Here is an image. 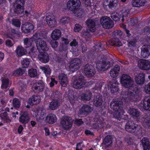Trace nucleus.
I'll return each mask as SVG.
<instances>
[{
	"label": "nucleus",
	"instance_id": "f257e3e1",
	"mask_svg": "<svg viewBox=\"0 0 150 150\" xmlns=\"http://www.w3.org/2000/svg\"><path fill=\"white\" fill-rule=\"evenodd\" d=\"M120 79L122 86L129 89L127 92H121V97L127 102L137 101L139 97L140 90L134 84L133 79L127 74H123Z\"/></svg>",
	"mask_w": 150,
	"mask_h": 150
},
{
	"label": "nucleus",
	"instance_id": "f03ea898",
	"mask_svg": "<svg viewBox=\"0 0 150 150\" xmlns=\"http://www.w3.org/2000/svg\"><path fill=\"white\" fill-rule=\"evenodd\" d=\"M122 105V101L120 100H113L110 103L111 108L116 112L114 114V117L119 120L123 119L124 116L123 115L124 111L121 107Z\"/></svg>",
	"mask_w": 150,
	"mask_h": 150
},
{
	"label": "nucleus",
	"instance_id": "7ed1b4c3",
	"mask_svg": "<svg viewBox=\"0 0 150 150\" xmlns=\"http://www.w3.org/2000/svg\"><path fill=\"white\" fill-rule=\"evenodd\" d=\"M51 97L52 100L50 102L49 107L50 110H54L56 109L62 103L61 95L58 91H53Z\"/></svg>",
	"mask_w": 150,
	"mask_h": 150
},
{
	"label": "nucleus",
	"instance_id": "20e7f679",
	"mask_svg": "<svg viewBox=\"0 0 150 150\" xmlns=\"http://www.w3.org/2000/svg\"><path fill=\"white\" fill-rule=\"evenodd\" d=\"M125 130L132 133L138 134L140 132V127L133 122H127L125 126Z\"/></svg>",
	"mask_w": 150,
	"mask_h": 150
},
{
	"label": "nucleus",
	"instance_id": "39448f33",
	"mask_svg": "<svg viewBox=\"0 0 150 150\" xmlns=\"http://www.w3.org/2000/svg\"><path fill=\"white\" fill-rule=\"evenodd\" d=\"M72 124L71 117L64 116L62 117L60 120V124L63 128L67 130L70 128Z\"/></svg>",
	"mask_w": 150,
	"mask_h": 150
},
{
	"label": "nucleus",
	"instance_id": "423d86ee",
	"mask_svg": "<svg viewBox=\"0 0 150 150\" xmlns=\"http://www.w3.org/2000/svg\"><path fill=\"white\" fill-rule=\"evenodd\" d=\"M24 0H16L13 5L14 11L17 14L22 13L24 11Z\"/></svg>",
	"mask_w": 150,
	"mask_h": 150
},
{
	"label": "nucleus",
	"instance_id": "0eeeda50",
	"mask_svg": "<svg viewBox=\"0 0 150 150\" xmlns=\"http://www.w3.org/2000/svg\"><path fill=\"white\" fill-rule=\"evenodd\" d=\"M73 79L74 80L73 87L76 89L81 88L85 83L83 77L82 76H80L79 77H73Z\"/></svg>",
	"mask_w": 150,
	"mask_h": 150
},
{
	"label": "nucleus",
	"instance_id": "6e6552de",
	"mask_svg": "<svg viewBox=\"0 0 150 150\" xmlns=\"http://www.w3.org/2000/svg\"><path fill=\"white\" fill-rule=\"evenodd\" d=\"M100 21L103 28L106 29L112 28L114 25L112 20L106 16H103L101 18Z\"/></svg>",
	"mask_w": 150,
	"mask_h": 150
},
{
	"label": "nucleus",
	"instance_id": "1a4fd4ad",
	"mask_svg": "<svg viewBox=\"0 0 150 150\" xmlns=\"http://www.w3.org/2000/svg\"><path fill=\"white\" fill-rule=\"evenodd\" d=\"M81 5L79 0H69L67 4V8L69 10L74 11L79 8Z\"/></svg>",
	"mask_w": 150,
	"mask_h": 150
},
{
	"label": "nucleus",
	"instance_id": "9d476101",
	"mask_svg": "<svg viewBox=\"0 0 150 150\" xmlns=\"http://www.w3.org/2000/svg\"><path fill=\"white\" fill-rule=\"evenodd\" d=\"M36 43L37 49L40 53L44 52L48 49L46 42L43 39L36 41Z\"/></svg>",
	"mask_w": 150,
	"mask_h": 150
},
{
	"label": "nucleus",
	"instance_id": "9b49d317",
	"mask_svg": "<svg viewBox=\"0 0 150 150\" xmlns=\"http://www.w3.org/2000/svg\"><path fill=\"white\" fill-rule=\"evenodd\" d=\"M46 21L48 26L51 28H54L57 26L56 17L52 14L46 16Z\"/></svg>",
	"mask_w": 150,
	"mask_h": 150
},
{
	"label": "nucleus",
	"instance_id": "f8f14e48",
	"mask_svg": "<svg viewBox=\"0 0 150 150\" xmlns=\"http://www.w3.org/2000/svg\"><path fill=\"white\" fill-rule=\"evenodd\" d=\"M110 63L105 60L98 61L96 64V67L99 71H104L110 68Z\"/></svg>",
	"mask_w": 150,
	"mask_h": 150
},
{
	"label": "nucleus",
	"instance_id": "ddd939ff",
	"mask_svg": "<svg viewBox=\"0 0 150 150\" xmlns=\"http://www.w3.org/2000/svg\"><path fill=\"white\" fill-rule=\"evenodd\" d=\"M138 66L142 70H149L150 69V61L145 59H140L138 61Z\"/></svg>",
	"mask_w": 150,
	"mask_h": 150
},
{
	"label": "nucleus",
	"instance_id": "4468645a",
	"mask_svg": "<svg viewBox=\"0 0 150 150\" xmlns=\"http://www.w3.org/2000/svg\"><path fill=\"white\" fill-rule=\"evenodd\" d=\"M81 64V61L80 59L75 58L72 59L69 68L70 71L72 72H74L75 71L79 69Z\"/></svg>",
	"mask_w": 150,
	"mask_h": 150
},
{
	"label": "nucleus",
	"instance_id": "2eb2a0df",
	"mask_svg": "<svg viewBox=\"0 0 150 150\" xmlns=\"http://www.w3.org/2000/svg\"><path fill=\"white\" fill-rule=\"evenodd\" d=\"M45 84L42 81L35 83L32 87L33 91L35 93H38L43 91L44 89Z\"/></svg>",
	"mask_w": 150,
	"mask_h": 150
},
{
	"label": "nucleus",
	"instance_id": "dca6fc26",
	"mask_svg": "<svg viewBox=\"0 0 150 150\" xmlns=\"http://www.w3.org/2000/svg\"><path fill=\"white\" fill-rule=\"evenodd\" d=\"M84 73L88 77L91 76L95 73L94 67L91 65L86 64L85 67Z\"/></svg>",
	"mask_w": 150,
	"mask_h": 150
},
{
	"label": "nucleus",
	"instance_id": "f3484780",
	"mask_svg": "<svg viewBox=\"0 0 150 150\" xmlns=\"http://www.w3.org/2000/svg\"><path fill=\"white\" fill-rule=\"evenodd\" d=\"M34 27L33 25L30 23H26L22 24L21 26L22 31L25 33L31 32L33 30Z\"/></svg>",
	"mask_w": 150,
	"mask_h": 150
},
{
	"label": "nucleus",
	"instance_id": "a211bd4d",
	"mask_svg": "<svg viewBox=\"0 0 150 150\" xmlns=\"http://www.w3.org/2000/svg\"><path fill=\"white\" fill-rule=\"evenodd\" d=\"M46 112V110L43 108L37 110L35 112V117L37 120H43L45 117Z\"/></svg>",
	"mask_w": 150,
	"mask_h": 150
},
{
	"label": "nucleus",
	"instance_id": "6ab92c4d",
	"mask_svg": "<svg viewBox=\"0 0 150 150\" xmlns=\"http://www.w3.org/2000/svg\"><path fill=\"white\" fill-rule=\"evenodd\" d=\"M141 55L142 57L145 58L150 55V45H144L142 47Z\"/></svg>",
	"mask_w": 150,
	"mask_h": 150
},
{
	"label": "nucleus",
	"instance_id": "aec40b11",
	"mask_svg": "<svg viewBox=\"0 0 150 150\" xmlns=\"http://www.w3.org/2000/svg\"><path fill=\"white\" fill-rule=\"evenodd\" d=\"M41 100V97L39 96H33L28 101V103L32 105L39 104Z\"/></svg>",
	"mask_w": 150,
	"mask_h": 150
},
{
	"label": "nucleus",
	"instance_id": "412c9836",
	"mask_svg": "<svg viewBox=\"0 0 150 150\" xmlns=\"http://www.w3.org/2000/svg\"><path fill=\"white\" fill-rule=\"evenodd\" d=\"M38 58L40 62L44 63H47L50 59L49 55L45 52L40 53L38 55Z\"/></svg>",
	"mask_w": 150,
	"mask_h": 150
},
{
	"label": "nucleus",
	"instance_id": "4be33fe9",
	"mask_svg": "<svg viewBox=\"0 0 150 150\" xmlns=\"http://www.w3.org/2000/svg\"><path fill=\"white\" fill-rule=\"evenodd\" d=\"M59 78L61 86L63 87L67 86L69 82L67 75L63 74H60L59 76Z\"/></svg>",
	"mask_w": 150,
	"mask_h": 150
},
{
	"label": "nucleus",
	"instance_id": "5701e85b",
	"mask_svg": "<svg viewBox=\"0 0 150 150\" xmlns=\"http://www.w3.org/2000/svg\"><path fill=\"white\" fill-rule=\"evenodd\" d=\"M97 21L94 20L89 19L86 21V24L90 30L94 32L96 30V25Z\"/></svg>",
	"mask_w": 150,
	"mask_h": 150
},
{
	"label": "nucleus",
	"instance_id": "b1692460",
	"mask_svg": "<svg viewBox=\"0 0 150 150\" xmlns=\"http://www.w3.org/2000/svg\"><path fill=\"white\" fill-rule=\"evenodd\" d=\"M128 112L131 116L134 119L138 118L141 115V112L138 110L133 108L129 109Z\"/></svg>",
	"mask_w": 150,
	"mask_h": 150
},
{
	"label": "nucleus",
	"instance_id": "393cba45",
	"mask_svg": "<svg viewBox=\"0 0 150 150\" xmlns=\"http://www.w3.org/2000/svg\"><path fill=\"white\" fill-rule=\"evenodd\" d=\"M117 4V0H105L103 3L104 6L110 8L115 7Z\"/></svg>",
	"mask_w": 150,
	"mask_h": 150
},
{
	"label": "nucleus",
	"instance_id": "a878e982",
	"mask_svg": "<svg viewBox=\"0 0 150 150\" xmlns=\"http://www.w3.org/2000/svg\"><path fill=\"white\" fill-rule=\"evenodd\" d=\"M92 110V109L87 105H83L79 110V113L81 115H87Z\"/></svg>",
	"mask_w": 150,
	"mask_h": 150
},
{
	"label": "nucleus",
	"instance_id": "bb28decb",
	"mask_svg": "<svg viewBox=\"0 0 150 150\" xmlns=\"http://www.w3.org/2000/svg\"><path fill=\"white\" fill-rule=\"evenodd\" d=\"M20 122L24 124L27 123L29 120L28 114L26 112H24L22 113L19 118Z\"/></svg>",
	"mask_w": 150,
	"mask_h": 150
},
{
	"label": "nucleus",
	"instance_id": "cd10ccee",
	"mask_svg": "<svg viewBox=\"0 0 150 150\" xmlns=\"http://www.w3.org/2000/svg\"><path fill=\"white\" fill-rule=\"evenodd\" d=\"M103 102L102 96L99 95L95 96L93 99V104L96 106H99L101 105Z\"/></svg>",
	"mask_w": 150,
	"mask_h": 150
},
{
	"label": "nucleus",
	"instance_id": "c85d7f7f",
	"mask_svg": "<svg viewBox=\"0 0 150 150\" xmlns=\"http://www.w3.org/2000/svg\"><path fill=\"white\" fill-rule=\"evenodd\" d=\"M92 96V93L89 91H87L81 95V100L85 102L90 100Z\"/></svg>",
	"mask_w": 150,
	"mask_h": 150
},
{
	"label": "nucleus",
	"instance_id": "c756f323",
	"mask_svg": "<svg viewBox=\"0 0 150 150\" xmlns=\"http://www.w3.org/2000/svg\"><path fill=\"white\" fill-rule=\"evenodd\" d=\"M144 74L143 73H140L137 75L135 78L136 83L138 84H142L144 82Z\"/></svg>",
	"mask_w": 150,
	"mask_h": 150
},
{
	"label": "nucleus",
	"instance_id": "7c9ffc66",
	"mask_svg": "<svg viewBox=\"0 0 150 150\" xmlns=\"http://www.w3.org/2000/svg\"><path fill=\"white\" fill-rule=\"evenodd\" d=\"M57 120V117L55 115L53 114H49L46 118L47 122L50 124H53Z\"/></svg>",
	"mask_w": 150,
	"mask_h": 150
},
{
	"label": "nucleus",
	"instance_id": "2f4dec72",
	"mask_svg": "<svg viewBox=\"0 0 150 150\" xmlns=\"http://www.w3.org/2000/svg\"><path fill=\"white\" fill-rule=\"evenodd\" d=\"M146 3V0H133L132 5L134 7H140L145 5Z\"/></svg>",
	"mask_w": 150,
	"mask_h": 150
},
{
	"label": "nucleus",
	"instance_id": "473e14b6",
	"mask_svg": "<svg viewBox=\"0 0 150 150\" xmlns=\"http://www.w3.org/2000/svg\"><path fill=\"white\" fill-rule=\"evenodd\" d=\"M120 70V66L117 65H115L110 71V76L113 78L117 77L118 75Z\"/></svg>",
	"mask_w": 150,
	"mask_h": 150
},
{
	"label": "nucleus",
	"instance_id": "72a5a7b5",
	"mask_svg": "<svg viewBox=\"0 0 150 150\" xmlns=\"http://www.w3.org/2000/svg\"><path fill=\"white\" fill-rule=\"evenodd\" d=\"M118 83L117 81H115L113 82H111L110 85H108L112 93L116 92L118 91Z\"/></svg>",
	"mask_w": 150,
	"mask_h": 150
},
{
	"label": "nucleus",
	"instance_id": "f704fd0d",
	"mask_svg": "<svg viewBox=\"0 0 150 150\" xmlns=\"http://www.w3.org/2000/svg\"><path fill=\"white\" fill-rule=\"evenodd\" d=\"M141 143L143 147L144 150H149L150 145L148 139L144 137L141 141Z\"/></svg>",
	"mask_w": 150,
	"mask_h": 150
},
{
	"label": "nucleus",
	"instance_id": "c9c22d12",
	"mask_svg": "<svg viewBox=\"0 0 150 150\" xmlns=\"http://www.w3.org/2000/svg\"><path fill=\"white\" fill-rule=\"evenodd\" d=\"M61 36V32L58 29H55L51 33V37L53 40H58Z\"/></svg>",
	"mask_w": 150,
	"mask_h": 150
},
{
	"label": "nucleus",
	"instance_id": "e433bc0d",
	"mask_svg": "<svg viewBox=\"0 0 150 150\" xmlns=\"http://www.w3.org/2000/svg\"><path fill=\"white\" fill-rule=\"evenodd\" d=\"M17 55L19 57L25 54L26 51L25 49L22 46H18L16 50Z\"/></svg>",
	"mask_w": 150,
	"mask_h": 150
},
{
	"label": "nucleus",
	"instance_id": "4c0bfd02",
	"mask_svg": "<svg viewBox=\"0 0 150 150\" xmlns=\"http://www.w3.org/2000/svg\"><path fill=\"white\" fill-rule=\"evenodd\" d=\"M40 68L43 71L47 77H48L50 76L51 70L48 66H41Z\"/></svg>",
	"mask_w": 150,
	"mask_h": 150
},
{
	"label": "nucleus",
	"instance_id": "58836bf2",
	"mask_svg": "<svg viewBox=\"0 0 150 150\" xmlns=\"http://www.w3.org/2000/svg\"><path fill=\"white\" fill-rule=\"evenodd\" d=\"M9 79L8 78H2L1 88L2 89H7L9 87Z\"/></svg>",
	"mask_w": 150,
	"mask_h": 150
},
{
	"label": "nucleus",
	"instance_id": "ea45409f",
	"mask_svg": "<svg viewBox=\"0 0 150 150\" xmlns=\"http://www.w3.org/2000/svg\"><path fill=\"white\" fill-rule=\"evenodd\" d=\"M142 105L145 110H150V97L144 99Z\"/></svg>",
	"mask_w": 150,
	"mask_h": 150
},
{
	"label": "nucleus",
	"instance_id": "a19ab883",
	"mask_svg": "<svg viewBox=\"0 0 150 150\" xmlns=\"http://www.w3.org/2000/svg\"><path fill=\"white\" fill-rule=\"evenodd\" d=\"M73 13L75 16L80 18L83 15L84 12L82 9L78 8L73 11Z\"/></svg>",
	"mask_w": 150,
	"mask_h": 150
},
{
	"label": "nucleus",
	"instance_id": "79ce46f5",
	"mask_svg": "<svg viewBox=\"0 0 150 150\" xmlns=\"http://www.w3.org/2000/svg\"><path fill=\"white\" fill-rule=\"evenodd\" d=\"M104 144L106 147L110 146L111 144V136L110 135H108L105 137L103 142Z\"/></svg>",
	"mask_w": 150,
	"mask_h": 150
},
{
	"label": "nucleus",
	"instance_id": "37998d69",
	"mask_svg": "<svg viewBox=\"0 0 150 150\" xmlns=\"http://www.w3.org/2000/svg\"><path fill=\"white\" fill-rule=\"evenodd\" d=\"M37 72L36 69H31L28 71V74L31 77H36L37 76Z\"/></svg>",
	"mask_w": 150,
	"mask_h": 150
},
{
	"label": "nucleus",
	"instance_id": "c03bdc74",
	"mask_svg": "<svg viewBox=\"0 0 150 150\" xmlns=\"http://www.w3.org/2000/svg\"><path fill=\"white\" fill-rule=\"evenodd\" d=\"M32 38H26L24 40V43L27 47H30L33 42Z\"/></svg>",
	"mask_w": 150,
	"mask_h": 150
},
{
	"label": "nucleus",
	"instance_id": "a18cd8bd",
	"mask_svg": "<svg viewBox=\"0 0 150 150\" xmlns=\"http://www.w3.org/2000/svg\"><path fill=\"white\" fill-rule=\"evenodd\" d=\"M41 33H36L32 37L33 40H34L35 42L37 40H39L40 39H42L41 38Z\"/></svg>",
	"mask_w": 150,
	"mask_h": 150
},
{
	"label": "nucleus",
	"instance_id": "49530a36",
	"mask_svg": "<svg viewBox=\"0 0 150 150\" xmlns=\"http://www.w3.org/2000/svg\"><path fill=\"white\" fill-rule=\"evenodd\" d=\"M30 62L29 59L25 58L21 61V64L23 67L26 68L29 66Z\"/></svg>",
	"mask_w": 150,
	"mask_h": 150
},
{
	"label": "nucleus",
	"instance_id": "de8ad7c7",
	"mask_svg": "<svg viewBox=\"0 0 150 150\" xmlns=\"http://www.w3.org/2000/svg\"><path fill=\"white\" fill-rule=\"evenodd\" d=\"M12 103L13 106L16 108H18L21 105V102L18 99L16 98L13 99Z\"/></svg>",
	"mask_w": 150,
	"mask_h": 150
},
{
	"label": "nucleus",
	"instance_id": "09e8293b",
	"mask_svg": "<svg viewBox=\"0 0 150 150\" xmlns=\"http://www.w3.org/2000/svg\"><path fill=\"white\" fill-rule=\"evenodd\" d=\"M12 24L16 27L19 28L21 25V22L18 19H13L12 21Z\"/></svg>",
	"mask_w": 150,
	"mask_h": 150
},
{
	"label": "nucleus",
	"instance_id": "8fccbe9b",
	"mask_svg": "<svg viewBox=\"0 0 150 150\" xmlns=\"http://www.w3.org/2000/svg\"><path fill=\"white\" fill-rule=\"evenodd\" d=\"M111 16L112 19L115 21H117L120 20V16L118 13H114L111 14Z\"/></svg>",
	"mask_w": 150,
	"mask_h": 150
},
{
	"label": "nucleus",
	"instance_id": "3c124183",
	"mask_svg": "<svg viewBox=\"0 0 150 150\" xmlns=\"http://www.w3.org/2000/svg\"><path fill=\"white\" fill-rule=\"evenodd\" d=\"M24 71L21 69H19L13 72V74L15 76H18L19 75H22L23 74Z\"/></svg>",
	"mask_w": 150,
	"mask_h": 150
},
{
	"label": "nucleus",
	"instance_id": "603ef678",
	"mask_svg": "<svg viewBox=\"0 0 150 150\" xmlns=\"http://www.w3.org/2000/svg\"><path fill=\"white\" fill-rule=\"evenodd\" d=\"M69 21V18L67 17H63L60 19L59 21L61 24H65L67 23Z\"/></svg>",
	"mask_w": 150,
	"mask_h": 150
},
{
	"label": "nucleus",
	"instance_id": "864d4df0",
	"mask_svg": "<svg viewBox=\"0 0 150 150\" xmlns=\"http://www.w3.org/2000/svg\"><path fill=\"white\" fill-rule=\"evenodd\" d=\"M7 4L5 0H0V7L1 9H6L7 8Z\"/></svg>",
	"mask_w": 150,
	"mask_h": 150
},
{
	"label": "nucleus",
	"instance_id": "5fc2aeb1",
	"mask_svg": "<svg viewBox=\"0 0 150 150\" xmlns=\"http://www.w3.org/2000/svg\"><path fill=\"white\" fill-rule=\"evenodd\" d=\"M7 4L5 0H0V7L1 9H6L7 8Z\"/></svg>",
	"mask_w": 150,
	"mask_h": 150
},
{
	"label": "nucleus",
	"instance_id": "6e6d98bb",
	"mask_svg": "<svg viewBox=\"0 0 150 150\" xmlns=\"http://www.w3.org/2000/svg\"><path fill=\"white\" fill-rule=\"evenodd\" d=\"M69 98L70 103L73 106L75 105L77 101L75 100L74 97L73 96H69Z\"/></svg>",
	"mask_w": 150,
	"mask_h": 150
},
{
	"label": "nucleus",
	"instance_id": "4d7b16f0",
	"mask_svg": "<svg viewBox=\"0 0 150 150\" xmlns=\"http://www.w3.org/2000/svg\"><path fill=\"white\" fill-rule=\"evenodd\" d=\"M82 35L83 37L86 38H88L90 36V33L87 30L83 31L82 32Z\"/></svg>",
	"mask_w": 150,
	"mask_h": 150
},
{
	"label": "nucleus",
	"instance_id": "13d9d810",
	"mask_svg": "<svg viewBox=\"0 0 150 150\" xmlns=\"http://www.w3.org/2000/svg\"><path fill=\"white\" fill-rule=\"evenodd\" d=\"M146 118L144 120L143 122V125L146 127H150V119L148 120Z\"/></svg>",
	"mask_w": 150,
	"mask_h": 150
},
{
	"label": "nucleus",
	"instance_id": "bf43d9fd",
	"mask_svg": "<svg viewBox=\"0 0 150 150\" xmlns=\"http://www.w3.org/2000/svg\"><path fill=\"white\" fill-rule=\"evenodd\" d=\"M144 91L146 93L150 94V82L145 86Z\"/></svg>",
	"mask_w": 150,
	"mask_h": 150
},
{
	"label": "nucleus",
	"instance_id": "052dcab7",
	"mask_svg": "<svg viewBox=\"0 0 150 150\" xmlns=\"http://www.w3.org/2000/svg\"><path fill=\"white\" fill-rule=\"evenodd\" d=\"M114 45L119 47L122 45V44L121 42L118 39H116L115 40L114 43Z\"/></svg>",
	"mask_w": 150,
	"mask_h": 150
},
{
	"label": "nucleus",
	"instance_id": "680f3d73",
	"mask_svg": "<svg viewBox=\"0 0 150 150\" xmlns=\"http://www.w3.org/2000/svg\"><path fill=\"white\" fill-rule=\"evenodd\" d=\"M50 44L51 46L53 48L57 47L58 43L55 40H51L50 42Z\"/></svg>",
	"mask_w": 150,
	"mask_h": 150
},
{
	"label": "nucleus",
	"instance_id": "e2e57ef3",
	"mask_svg": "<svg viewBox=\"0 0 150 150\" xmlns=\"http://www.w3.org/2000/svg\"><path fill=\"white\" fill-rule=\"evenodd\" d=\"M82 28L81 26L79 24H76L74 27V31L75 32H79Z\"/></svg>",
	"mask_w": 150,
	"mask_h": 150
},
{
	"label": "nucleus",
	"instance_id": "0e129e2a",
	"mask_svg": "<svg viewBox=\"0 0 150 150\" xmlns=\"http://www.w3.org/2000/svg\"><path fill=\"white\" fill-rule=\"evenodd\" d=\"M102 83L101 82H99L96 84L95 89L96 90H100L102 86Z\"/></svg>",
	"mask_w": 150,
	"mask_h": 150
},
{
	"label": "nucleus",
	"instance_id": "69168bd1",
	"mask_svg": "<svg viewBox=\"0 0 150 150\" xmlns=\"http://www.w3.org/2000/svg\"><path fill=\"white\" fill-rule=\"evenodd\" d=\"M57 82L56 81L55 79L51 78V82L50 83V86L52 87L54 86L55 84H57Z\"/></svg>",
	"mask_w": 150,
	"mask_h": 150
},
{
	"label": "nucleus",
	"instance_id": "338daca9",
	"mask_svg": "<svg viewBox=\"0 0 150 150\" xmlns=\"http://www.w3.org/2000/svg\"><path fill=\"white\" fill-rule=\"evenodd\" d=\"M75 123L76 124L80 125L83 124V122L81 119H76L75 120Z\"/></svg>",
	"mask_w": 150,
	"mask_h": 150
},
{
	"label": "nucleus",
	"instance_id": "774afa93",
	"mask_svg": "<svg viewBox=\"0 0 150 150\" xmlns=\"http://www.w3.org/2000/svg\"><path fill=\"white\" fill-rule=\"evenodd\" d=\"M78 42L76 40H74L70 43V45L72 47H75L78 45Z\"/></svg>",
	"mask_w": 150,
	"mask_h": 150
}]
</instances>
